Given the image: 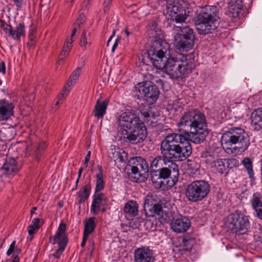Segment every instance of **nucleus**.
Instances as JSON below:
<instances>
[{
	"mask_svg": "<svg viewBox=\"0 0 262 262\" xmlns=\"http://www.w3.org/2000/svg\"><path fill=\"white\" fill-rule=\"evenodd\" d=\"M179 132L185 133L189 139L181 133L166 135L160 144L161 156H156L150 167L157 168L166 165V160L183 161L191 154L190 141L195 144L203 142L208 134L205 116L199 111L193 110L185 112L177 124Z\"/></svg>",
	"mask_w": 262,
	"mask_h": 262,
	"instance_id": "f257e3e1",
	"label": "nucleus"
},
{
	"mask_svg": "<svg viewBox=\"0 0 262 262\" xmlns=\"http://www.w3.org/2000/svg\"><path fill=\"white\" fill-rule=\"evenodd\" d=\"M169 49V45L165 41L156 40L147 51L148 57L155 67L171 78H183L191 72L192 63L183 55L171 57Z\"/></svg>",
	"mask_w": 262,
	"mask_h": 262,
	"instance_id": "f03ea898",
	"label": "nucleus"
},
{
	"mask_svg": "<svg viewBox=\"0 0 262 262\" xmlns=\"http://www.w3.org/2000/svg\"><path fill=\"white\" fill-rule=\"evenodd\" d=\"M222 145L232 153L245 151L250 145V138L245 130L239 127H232L224 132L221 137Z\"/></svg>",
	"mask_w": 262,
	"mask_h": 262,
	"instance_id": "7ed1b4c3",
	"label": "nucleus"
},
{
	"mask_svg": "<svg viewBox=\"0 0 262 262\" xmlns=\"http://www.w3.org/2000/svg\"><path fill=\"white\" fill-rule=\"evenodd\" d=\"M215 6H206L202 7L195 19V28L200 34L212 33L219 25V16Z\"/></svg>",
	"mask_w": 262,
	"mask_h": 262,
	"instance_id": "20e7f679",
	"label": "nucleus"
},
{
	"mask_svg": "<svg viewBox=\"0 0 262 262\" xmlns=\"http://www.w3.org/2000/svg\"><path fill=\"white\" fill-rule=\"evenodd\" d=\"M174 29L178 31H180L174 37L176 48L182 52H187L192 49L195 39L193 30L187 26H176Z\"/></svg>",
	"mask_w": 262,
	"mask_h": 262,
	"instance_id": "39448f33",
	"label": "nucleus"
},
{
	"mask_svg": "<svg viewBox=\"0 0 262 262\" xmlns=\"http://www.w3.org/2000/svg\"><path fill=\"white\" fill-rule=\"evenodd\" d=\"M210 191L209 184L204 180H196L189 184L185 190L188 201L197 202L206 198Z\"/></svg>",
	"mask_w": 262,
	"mask_h": 262,
	"instance_id": "423d86ee",
	"label": "nucleus"
},
{
	"mask_svg": "<svg viewBox=\"0 0 262 262\" xmlns=\"http://www.w3.org/2000/svg\"><path fill=\"white\" fill-rule=\"evenodd\" d=\"M226 225L233 232L239 234L246 233L250 226L248 216L239 210H236L227 217Z\"/></svg>",
	"mask_w": 262,
	"mask_h": 262,
	"instance_id": "0eeeda50",
	"label": "nucleus"
},
{
	"mask_svg": "<svg viewBox=\"0 0 262 262\" xmlns=\"http://www.w3.org/2000/svg\"><path fill=\"white\" fill-rule=\"evenodd\" d=\"M134 92L148 104H154L158 99L160 92L158 87L149 82H140L134 87Z\"/></svg>",
	"mask_w": 262,
	"mask_h": 262,
	"instance_id": "6e6552de",
	"label": "nucleus"
},
{
	"mask_svg": "<svg viewBox=\"0 0 262 262\" xmlns=\"http://www.w3.org/2000/svg\"><path fill=\"white\" fill-rule=\"evenodd\" d=\"M124 139L133 144H136L143 141L146 138V128L141 120L137 124L133 125L128 130H124L122 135Z\"/></svg>",
	"mask_w": 262,
	"mask_h": 262,
	"instance_id": "1a4fd4ad",
	"label": "nucleus"
},
{
	"mask_svg": "<svg viewBox=\"0 0 262 262\" xmlns=\"http://www.w3.org/2000/svg\"><path fill=\"white\" fill-rule=\"evenodd\" d=\"M140 119L131 112H125L122 113L117 119V122L120 127L121 135L124 130H128L133 125L140 122Z\"/></svg>",
	"mask_w": 262,
	"mask_h": 262,
	"instance_id": "9d476101",
	"label": "nucleus"
},
{
	"mask_svg": "<svg viewBox=\"0 0 262 262\" xmlns=\"http://www.w3.org/2000/svg\"><path fill=\"white\" fill-rule=\"evenodd\" d=\"M129 166L132 173L137 177H144L148 171V167L146 161L141 157L133 158L129 161Z\"/></svg>",
	"mask_w": 262,
	"mask_h": 262,
	"instance_id": "9b49d317",
	"label": "nucleus"
},
{
	"mask_svg": "<svg viewBox=\"0 0 262 262\" xmlns=\"http://www.w3.org/2000/svg\"><path fill=\"white\" fill-rule=\"evenodd\" d=\"M135 262H155L153 251L148 247L142 246L136 249L134 253Z\"/></svg>",
	"mask_w": 262,
	"mask_h": 262,
	"instance_id": "f8f14e48",
	"label": "nucleus"
},
{
	"mask_svg": "<svg viewBox=\"0 0 262 262\" xmlns=\"http://www.w3.org/2000/svg\"><path fill=\"white\" fill-rule=\"evenodd\" d=\"M170 170L165 167L160 168L159 170L151 171V180L156 188H162L165 185L163 180L169 178L170 175Z\"/></svg>",
	"mask_w": 262,
	"mask_h": 262,
	"instance_id": "ddd939ff",
	"label": "nucleus"
},
{
	"mask_svg": "<svg viewBox=\"0 0 262 262\" xmlns=\"http://www.w3.org/2000/svg\"><path fill=\"white\" fill-rule=\"evenodd\" d=\"M171 229L177 233L186 232L190 226V221L186 216L179 215L174 217L170 224Z\"/></svg>",
	"mask_w": 262,
	"mask_h": 262,
	"instance_id": "4468645a",
	"label": "nucleus"
},
{
	"mask_svg": "<svg viewBox=\"0 0 262 262\" xmlns=\"http://www.w3.org/2000/svg\"><path fill=\"white\" fill-rule=\"evenodd\" d=\"M66 225L61 223L59 224L55 235L50 238V242L52 244H58L59 246H66L68 243L66 234Z\"/></svg>",
	"mask_w": 262,
	"mask_h": 262,
	"instance_id": "2eb2a0df",
	"label": "nucleus"
},
{
	"mask_svg": "<svg viewBox=\"0 0 262 262\" xmlns=\"http://www.w3.org/2000/svg\"><path fill=\"white\" fill-rule=\"evenodd\" d=\"M107 197L102 193H94L91 207V212L94 215H97L101 206L106 205Z\"/></svg>",
	"mask_w": 262,
	"mask_h": 262,
	"instance_id": "dca6fc26",
	"label": "nucleus"
},
{
	"mask_svg": "<svg viewBox=\"0 0 262 262\" xmlns=\"http://www.w3.org/2000/svg\"><path fill=\"white\" fill-rule=\"evenodd\" d=\"M13 104L8 100H0V120H8L13 115Z\"/></svg>",
	"mask_w": 262,
	"mask_h": 262,
	"instance_id": "f3484780",
	"label": "nucleus"
},
{
	"mask_svg": "<svg viewBox=\"0 0 262 262\" xmlns=\"http://www.w3.org/2000/svg\"><path fill=\"white\" fill-rule=\"evenodd\" d=\"M214 158L209 156L207 157L206 162L211 165V168L212 171L219 172L221 174L224 173H227V168L225 165V160L219 159L216 160H213Z\"/></svg>",
	"mask_w": 262,
	"mask_h": 262,
	"instance_id": "a211bd4d",
	"label": "nucleus"
},
{
	"mask_svg": "<svg viewBox=\"0 0 262 262\" xmlns=\"http://www.w3.org/2000/svg\"><path fill=\"white\" fill-rule=\"evenodd\" d=\"M25 25L19 23L14 28L10 26L6 35L15 41H19L21 37L25 36Z\"/></svg>",
	"mask_w": 262,
	"mask_h": 262,
	"instance_id": "6ab92c4d",
	"label": "nucleus"
},
{
	"mask_svg": "<svg viewBox=\"0 0 262 262\" xmlns=\"http://www.w3.org/2000/svg\"><path fill=\"white\" fill-rule=\"evenodd\" d=\"M108 155V157L115 162L123 163L127 160L126 153L117 146H111Z\"/></svg>",
	"mask_w": 262,
	"mask_h": 262,
	"instance_id": "aec40b11",
	"label": "nucleus"
},
{
	"mask_svg": "<svg viewBox=\"0 0 262 262\" xmlns=\"http://www.w3.org/2000/svg\"><path fill=\"white\" fill-rule=\"evenodd\" d=\"M250 119L254 130H262V107L255 109L251 114Z\"/></svg>",
	"mask_w": 262,
	"mask_h": 262,
	"instance_id": "412c9836",
	"label": "nucleus"
},
{
	"mask_svg": "<svg viewBox=\"0 0 262 262\" xmlns=\"http://www.w3.org/2000/svg\"><path fill=\"white\" fill-rule=\"evenodd\" d=\"M252 208L254 210L256 216L262 220V195L259 192L254 193L251 200Z\"/></svg>",
	"mask_w": 262,
	"mask_h": 262,
	"instance_id": "4be33fe9",
	"label": "nucleus"
},
{
	"mask_svg": "<svg viewBox=\"0 0 262 262\" xmlns=\"http://www.w3.org/2000/svg\"><path fill=\"white\" fill-rule=\"evenodd\" d=\"M1 169L3 173L8 176H13L18 171L19 168L14 158H8L6 160Z\"/></svg>",
	"mask_w": 262,
	"mask_h": 262,
	"instance_id": "5701e85b",
	"label": "nucleus"
},
{
	"mask_svg": "<svg viewBox=\"0 0 262 262\" xmlns=\"http://www.w3.org/2000/svg\"><path fill=\"white\" fill-rule=\"evenodd\" d=\"M243 7L242 0H231L228 5V16L231 18H236Z\"/></svg>",
	"mask_w": 262,
	"mask_h": 262,
	"instance_id": "b1692460",
	"label": "nucleus"
},
{
	"mask_svg": "<svg viewBox=\"0 0 262 262\" xmlns=\"http://www.w3.org/2000/svg\"><path fill=\"white\" fill-rule=\"evenodd\" d=\"M107 104L108 101L107 100L101 101L100 99H98L93 111L94 115L98 119L101 118L106 113Z\"/></svg>",
	"mask_w": 262,
	"mask_h": 262,
	"instance_id": "393cba45",
	"label": "nucleus"
},
{
	"mask_svg": "<svg viewBox=\"0 0 262 262\" xmlns=\"http://www.w3.org/2000/svg\"><path fill=\"white\" fill-rule=\"evenodd\" d=\"M181 9L180 0H167L166 2L167 13L172 16L178 13Z\"/></svg>",
	"mask_w": 262,
	"mask_h": 262,
	"instance_id": "a878e982",
	"label": "nucleus"
},
{
	"mask_svg": "<svg viewBox=\"0 0 262 262\" xmlns=\"http://www.w3.org/2000/svg\"><path fill=\"white\" fill-rule=\"evenodd\" d=\"M124 211L132 216H135L138 213V204L135 201H129L126 203Z\"/></svg>",
	"mask_w": 262,
	"mask_h": 262,
	"instance_id": "bb28decb",
	"label": "nucleus"
},
{
	"mask_svg": "<svg viewBox=\"0 0 262 262\" xmlns=\"http://www.w3.org/2000/svg\"><path fill=\"white\" fill-rule=\"evenodd\" d=\"M98 172L97 174L95 193H101L100 191L104 188V182L103 179V169L101 166H98Z\"/></svg>",
	"mask_w": 262,
	"mask_h": 262,
	"instance_id": "cd10ccee",
	"label": "nucleus"
},
{
	"mask_svg": "<svg viewBox=\"0 0 262 262\" xmlns=\"http://www.w3.org/2000/svg\"><path fill=\"white\" fill-rule=\"evenodd\" d=\"M91 192V186L89 184L85 185L78 192V197L79 198L78 203H84L89 197Z\"/></svg>",
	"mask_w": 262,
	"mask_h": 262,
	"instance_id": "c85d7f7f",
	"label": "nucleus"
},
{
	"mask_svg": "<svg viewBox=\"0 0 262 262\" xmlns=\"http://www.w3.org/2000/svg\"><path fill=\"white\" fill-rule=\"evenodd\" d=\"M95 220V217H90L85 221L83 234L89 236L94 231L96 226Z\"/></svg>",
	"mask_w": 262,
	"mask_h": 262,
	"instance_id": "c756f323",
	"label": "nucleus"
},
{
	"mask_svg": "<svg viewBox=\"0 0 262 262\" xmlns=\"http://www.w3.org/2000/svg\"><path fill=\"white\" fill-rule=\"evenodd\" d=\"M157 23L155 20L151 21L148 25V28L150 32V34L152 35V37L155 38V40L153 42V43L156 40H158L159 41H163V40H159L160 38L159 36L160 35V30H159L158 28H157Z\"/></svg>",
	"mask_w": 262,
	"mask_h": 262,
	"instance_id": "7c9ffc66",
	"label": "nucleus"
},
{
	"mask_svg": "<svg viewBox=\"0 0 262 262\" xmlns=\"http://www.w3.org/2000/svg\"><path fill=\"white\" fill-rule=\"evenodd\" d=\"M242 164L246 168L249 178H254V172L253 170V164L251 160L249 158H245L242 162Z\"/></svg>",
	"mask_w": 262,
	"mask_h": 262,
	"instance_id": "2f4dec72",
	"label": "nucleus"
},
{
	"mask_svg": "<svg viewBox=\"0 0 262 262\" xmlns=\"http://www.w3.org/2000/svg\"><path fill=\"white\" fill-rule=\"evenodd\" d=\"M81 73V68L78 67L73 72L71 76L69 78L66 85L69 86V88L73 86L75 83L76 80L78 79Z\"/></svg>",
	"mask_w": 262,
	"mask_h": 262,
	"instance_id": "473e14b6",
	"label": "nucleus"
},
{
	"mask_svg": "<svg viewBox=\"0 0 262 262\" xmlns=\"http://www.w3.org/2000/svg\"><path fill=\"white\" fill-rule=\"evenodd\" d=\"M149 210L151 212L150 215L151 216H155L156 215L161 216L162 213V207L159 204L151 205Z\"/></svg>",
	"mask_w": 262,
	"mask_h": 262,
	"instance_id": "72a5a7b5",
	"label": "nucleus"
},
{
	"mask_svg": "<svg viewBox=\"0 0 262 262\" xmlns=\"http://www.w3.org/2000/svg\"><path fill=\"white\" fill-rule=\"evenodd\" d=\"M166 165H168L167 167H164L165 168L169 169L170 170V172L171 173L172 171L174 172H178V165L174 162H176L173 160H166Z\"/></svg>",
	"mask_w": 262,
	"mask_h": 262,
	"instance_id": "f704fd0d",
	"label": "nucleus"
},
{
	"mask_svg": "<svg viewBox=\"0 0 262 262\" xmlns=\"http://www.w3.org/2000/svg\"><path fill=\"white\" fill-rule=\"evenodd\" d=\"M88 45H90V43L88 41V39L86 37V32L84 31L80 38L79 45L83 50H85L87 48Z\"/></svg>",
	"mask_w": 262,
	"mask_h": 262,
	"instance_id": "c9c22d12",
	"label": "nucleus"
},
{
	"mask_svg": "<svg viewBox=\"0 0 262 262\" xmlns=\"http://www.w3.org/2000/svg\"><path fill=\"white\" fill-rule=\"evenodd\" d=\"M71 88L66 85L62 92L59 94L57 97V100L62 102L63 99H64L68 96L69 92L70 91Z\"/></svg>",
	"mask_w": 262,
	"mask_h": 262,
	"instance_id": "e433bc0d",
	"label": "nucleus"
},
{
	"mask_svg": "<svg viewBox=\"0 0 262 262\" xmlns=\"http://www.w3.org/2000/svg\"><path fill=\"white\" fill-rule=\"evenodd\" d=\"M172 19H174L176 23H182L184 22L186 17L182 14H178L177 13L175 15L172 14V16H171Z\"/></svg>",
	"mask_w": 262,
	"mask_h": 262,
	"instance_id": "4c0bfd02",
	"label": "nucleus"
},
{
	"mask_svg": "<svg viewBox=\"0 0 262 262\" xmlns=\"http://www.w3.org/2000/svg\"><path fill=\"white\" fill-rule=\"evenodd\" d=\"M66 246H59V248L57 250H56L55 252L54 253H53L52 255L56 258H58V259L59 258L61 255L64 251V250L66 248Z\"/></svg>",
	"mask_w": 262,
	"mask_h": 262,
	"instance_id": "58836bf2",
	"label": "nucleus"
},
{
	"mask_svg": "<svg viewBox=\"0 0 262 262\" xmlns=\"http://www.w3.org/2000/svg\"><path fill=\"white\" fill-rule=\"evenodd\" d=\"M42 224V220L38 219L35 218L33 219L32 223L31 224V225L34 226L36 229H38Z\"/></svg>",
	"mask_w": 262,
	"mask_h": 262,
	"instance_id": "ea45409f",
	"label": "nucleus"
},
{
	"mask_svg": "<svg viewBox=\"0 0 262 262\" xmlns=\"http://www.w3.org/2000/svg\"><path fill=\"white\" fill-rule=\"evenodd\" d=\"M10 25L7 24L5 21L3 20H0V27L3 30L4 33L6 35L10 28Z\"/></svg>",
	"mask_w": 262,
	"mask_h": 262,
	"instance_id": "a19ab883",
	"label": "nucleus"
},
{
	"mask_svg": "<svg viewBox=\"0 0 262 262\" xmlns=\"http://www.w3.org/2000/svg\"><path fill=\"white\" fill-rule=\"evenodd\" d=\"M16 245V241H13L10 244L8 250L7 251L6 254L7 256H10L13 252H14Z\"/></svg>",
	"mask_w": 262,
	"mask_h": 262,
	"instance_id": "79ce46f5",
	"label": "nucleus"
},
{
	"mask_svg": "<svg viewBox=\"0 0 262 262\" xmlns=\"http://www.w3.org/2000/svg\"><path fill=\"white\" fill-rule=\"evenodd\" d=\"M74 41L72 38H67L63 47V48L67 49L68 50H71L72 48V42Z\"/></svg>",
	"mask_w": 262,
	"mask_h": 262,
	"instance_id": "37998d69",
	"label": "nucleus"
},
{
	"mask_svg": "<svg viewBox=\"0 0 262 262\" xmlns=\"http://www.w3.org/2000/svg\"><path fill=\"white\" fill-rule=\"evenodd\" d=\"M37 229H36L34 226L30 225L28 227V231L29 235V239L30 240H32L33 238V235L35 233V231L37 230Z\"/></svg>",
	"mask_w": 262,
	"mask_h": 262,
	"instance_id": "c03bdc74",
	"label": "nucleus"
},
{
	"mask_svg": "<svg viewBox=\"0 0 262 262\" xmlns=\"http://www.w3.org/2000/svg\"><path fill=\"white\" fill-rule=\"evenodd\" d=\"M141 116L143 117L145 121L148 122L151 118V116L147 111H142L141 112Z\"/></svg>",
	"mask_w": 262,
	"mask_h": 262,
	"instance_id": "a18cd8bd",
	"label": "nucleus"
},
{
	"mask_svg": "<svg viewBox=\"0 0 262 262\" xmlns=\"http://www.w3.org/2000/svg\"><path fill=\"white\" fill-rule=\"evenodd\" d=\"M46 147V144L45 143H42L39 145L38 147V151L37 153V158L41 155V151L44 150Z\"/></svg>",
	"mask_w": 262,
	"mask_h": 262,
	"instance_id": "49530a36",
	"label": "nucleus"
},
{
	"mask_svg": "<svg viewBox=\"0 0 262 262\" xmlns=\"http://www.w3.org/2000/svg\"><path fill=\"white\" fill-rule=\"evenodd\" d=\"M91 154V151H89L87 152V154H86V157L85 158L84 165L85 167H86L88 166V162H89V161H90V159Z\"/></svg>",
	"mask_w": 262,
	"mask_h": 262,
	"instance_id": "de8ad7c7",
	"label": "nucleus"
},
{
	"mask_svg": "<svg viewBox=\"0 0 262 262\" xmlns=\"http://www.w3.org/2000/svg\"><path fill=\"white\" fill-rule=\"evenodd\" d=\"M120 39H121V37L118 36L117 39H116V40L113 46L112 49V51L113 52H114L116 48H117V47L118 46V42L120 41Z\"/></svg>",
	"mask_w": 262,
	"mask_h": 262,
	"instance_id": "09e8293b",
	"label": "nucleus"
},
{
	"mask_svg": "<svg viewBox=\"0 0 262 262\" xmlns=\"http://www.w3.org/2000/svg\"><path fill=\"white\" fill-rule=\"evenodd\" d=\"M83 168H80L79 169V171H78V178L76 181V188L75 189H77V187L78 186V184L79 183V179L81 177V174H82V171H83Z\"/></svg>",
	"mask_w": 262,
	"mask_h": 262,
	"instance_id": "8fccbe9b",
	"label": "nucleus"
},
{
	"mask_svg": "<svg viewBox=\"0 0 262 262\" xmlns=\"http://www.w3.org/2000/svg\"><path fill=\"white\" fill-rule=\"evenodd\" d=\"M89 236V235H87L86 234H83V238H82V241L81 242V247H84L85 244V243H86V241L88 238Z\"/></svg>",
	"mask_w": 262,
	"mask_h": 262,
	"instance_id": "3c124183",
	"label": "nucleus"
},
{
	"mask_svg": "<svg viewBox=\"0 0 262 262\" xmlns=\"http://www.w3.org/2000/svg\"><path fill=\"white\" fill-rule=\"evenodd\" d=\"M83 17H84V15H82V14H80L79 15V17L77 18L76 24L78 26H79L80 24L82 23Z\"/></svg>",
	"mask_w": 262,
	"mask_h": 262,
	"instance_id": "603ef678",
	"label": "nucleus"
},
{
	"mask_svg": "<svg viewBox=\"0 0 262 262\" xmlns=\"http://www.w3.org/2000/svg\"><path fill=\"white\" fill-rule=\"evenodd\" d=\"M69 54H68L67 51H65V48L62 49V50L61 51V53L59 55V57H65L67 56Z\"/></svg>",
	"mask_w": 262,
	"mask_h": 262,
	"instance_id": "864d4df0",
	"label": "nucleus"
},
{
	"mask_svg": "<svg viewBox=\"0 0 262 262\" xmlns=\"http://www.w3.org/2000/svg\"><path fill=\"white\" fill-rule=\"evenodd\" d=\"M112 0H105L104 1V11H106L108 9V5L111 4Z\"/></svg>",
	"mask_w": 262,
	"mask_h": 262,
	"instance_id": "5fc2aeb1",
	"label": "nucleus"
},
{
	"mask_svg": "<svg viewBox=\"0 0 262 262\" xmlns=\"http://www.w3.org/2000/svg\"><path fill=\"white\" fill-rule=\"evenodd\" d=\"M5 73V65L4 62H0V72Z\"/></svg>",
	"mask_w": 262,
	"mask_h": 262,
	"instance_id": "6e6d98bb",
	"label": "nucleus"
},
{
	"mask_svg": "<svg viewBox=\"0 0 262 262\" xmlns=\"http://www.w3.org/2000/svg\"><path fill=\"white\" fill-rule=\"evenodd\" d=\"M257 98V96H253L252 97H250L248 99V103H251V106H256V104H253V100L254 99V98Z\"/></svg>",
	"mask_w": 262,
	"mask_h": 262,
	"instance_id": "4d7b16f0",
	"label": "nucleus"
},
{
	"mask_svg": "<svg viewBox=\"0 0 262 262\" xmlns=\"http://www.w3.org/2000/svg\"><path fill=\"white\" fill-rule=\"evenodd\" d=\"M13 2L16 7H20L21 6L23 0H13Z\"/></svg>",
	"mask_w": 262,
	"mask_h": 262,
	"instance_id": "13d9d810",
	"label": "nucleus"
},
{
	"mask_svg": "<svg viewBox=\"0 0 262 262\" xmlns=\"http://www.w3.org/2000/svg\"><path fill=\"white\" fill-rule=\"evenodd\" d=\"M93 0H84L83 6L85 7L90 6Z\"/></svg>",
	"mask_w": 262,
	"mask_h": 262,
	"instance_id": "bf43d9fd",
	"label": "nucleus"
},
{
	"mask_svg": "<svg viewBox=\"0 0 262 262\" xmlns=\"http://www.w3.org/2000/svg\"><path fill=\"white\" fill-rule=\"evenodd\" d=\"M62 102L61 101H59V100H57L55 104L53 106L52 108L54 110H56L60 104H61Z\"/></svg>",
	"mask_w": 262,
	"mask_h": 262,
	"instance_id": "052dcab7",
	"label": "nucleus"
},
{
	"mask_svg": "<svg viewBox=\"0 0 262 262\" xmlns=\"http://www.w3.org/2000/svg\"><path fill=\"white\" fill-rule=\"evenodd\" d=\"M20 258L18 256L14 255L12 262H19Z\"/></svg>",
	"mask_w": 262,
	"mask_h": 262,
	"instance_id": "680f3d73",
	"label": "nucleus"
},
{
	"mask_svg": "<svg viewBox=\"0 0 262 262\" xmlns=\"http://www.w3.org/2000/svg\"><path fill=\"white\" fill-rule=\"evenodd\" d=\"M115 30H114L112 35L111 36V37H110V38L108 39V40L107 41V46L109 45L110 42L111 41L112 38L113 37V36L115 35Z\"/></svg>",
	"mask_w": 262,
	"mask_h": 262,
	"instance_id": "e2e57ef3",
	"label": "nucleus"
},
{
	"mask_svg": "<svg viewBox=\"0 0 262 262\" xmlns=\"http://www.w3.org/2000/svg\"><path fill=\"white\" fill-rule=\"evenodd\" d=\"M21 249L20 248H15L14 250V254H15V255H17L20 253Z\"/></svg>",
	"mask_w": 262,
	"mask_h": 262,
	"instance_id": "0e129e2a",
	"label": "nucleus"
},
{
	"mask_svg": "<svg viewBox=\"0 0 262 262\" xmlns=\"http://www.w3.org/2000/svg\"><path fill=\"white\" fill-rule=\"evenodd\" d=\"M76 31H77V30H76V28L74 27L73 29V30H72V34H71V38H72V37L73 36H75L76 33Z\"/></svg>",
	"mask_w": 262,
	"mask_h": 262,
	"instance_id": "69168bd1",
	"label": "nucleus"
},
{
	"mask_svg": "<svg viewBox=\"0 0 262 262\" xmlns=\"http://www.w3.org/2000/svg\"><path fill=\"white\" fill-rule=\"evenodd\" d=\"M37 210V208L36 207H33L32 210H31V216L33 215L34 213H35V211Z\"/></svg>",
	"mask_w": 262,
	"mask_h": 262,
	"instance_id": "338daca9",
	"label": "nucleus"
},
{
	"mask_svg": "<svg viewBox=\"0 0 262 262\" xmlns=\"http://www.w3.org/2000/svg\"><path fill=\"white\" fill-rule=\"evenodd\" d=\"M63 57H59V60L57 61V63L59 64H60L61 63H62V61H63Z\"/></svg>",
	"mask_w": 262,
	"mask_h": 262,
	"instance_id": "774afa93",
	"label": "nucleus"
}]
</instances>
